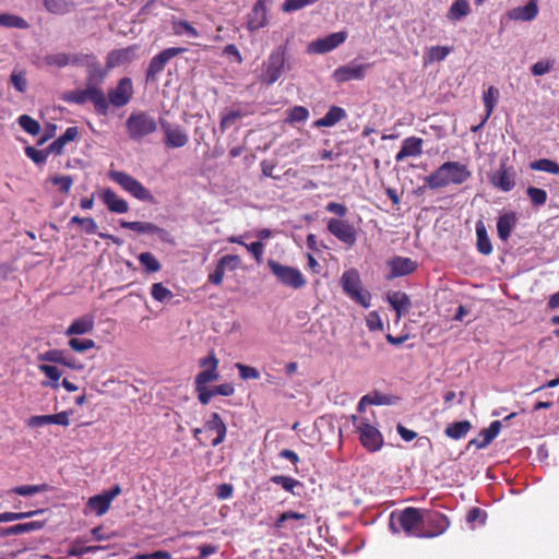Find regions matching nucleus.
<instances>
[{
	"label": "nucleus",
	"instance_id": "obj_52",
	"mask_svg": "<svg viewBox=\"0 0 559 559\" xmlns=\"http://www.w3.org/2000/svg\"><path fill=\"white\" fill-rule=\"evenodd\" d=\"M70 224L81 225L83 227V229L85 230V233L88 234V235L96 234L97 228H98L95 219L92 218V217L73 216L70 219Z\"/></svg>",
	"mask_w": 559,
	"mask_h": 559
},
{
	"label": "nucleus",
	"instance_id": "obj_63",
	"mask_svg": "<svg viewBox=\"0 0 559 559\" xmlns=\"http://www.w3.org/2000/svg\"><path fill=\"white\" fill-rule=\"evenodd\" d=\"M486 512L478 507H473L467 511L466 522L474 524L476 522L485 523Z\"/></svg>",
	"mask_w": 559,
	"mask_h": 559
},
{
	"label": "nucleus",
	"instance_id": "obj_35",
	"mask_svg": "<svg viewBox=\"0 0 559 559\" xmlns=\"http://www.w3.org/2000/svg\"><path fill=\"white\" fill-rule=\"evenodd\" d=\"M476 247L484 254L489 255L492 252V245L489 239L485 224L481 221L476 223Z\"/></svg>",
	"mask_w": 559,
	"mask_h": 559
},
{
	"label": "nucleus",
	"instance_id": "obj_59",
	"mask_svg": "<svg viewBox=\"0 0 559 559\" xmlns=\"http://www.w3.org/2000/svg\"><path fill=\"white\" fill-rule=\"evenodd\" d=\"M94 53L76 52L70 55V64L86 68L87 64L94 60Z\"/></svg>",
	"mask_w": 559,
	"mask_h": 559
},
{
	"label": "nucleus",
	"instance_id": "obj_44",
	"mask_svg": "<svg viewBox=\"0 0 559 559\" xmlns=\"http://www.w3.org/2000/svg\"><path fill=\"white\" fill-rule=\"evenodd\" d=\"M152 297L159 302L170 301L175 295L174 293L165 287L162 283H154L151 287Z\"/></svg>",
	"mask_w": 559,
	"mask_h": 559
},
{
	"label": "nucleus",
	"instance_id": "obj_37",
	"mask_svg": "<svg viewBox=\"0 0 559 559\" xmlns=\"http://www.w3.org/2000/svg\"><path fill=\"white\" fill-rule=\"evenodd\" d=\"M471 429L472 424L469 420L455 421L445 428V435L451 439L459 440L465 437Z\"/></svg>",
	"mask_w": 559,
	"mask_h": 559
},
{
	"label": "nucleus",
	"instance_id": "obj_42",
	"mask_svg": "<svg viewBox=\"0 0 559 559\" xmlns=\"http://www.w3.org/2000/svg\"><path fill=\"white\" fill-rule=\"evenodd\" d=\"M41 527H43V523L38 522V521L20 523V524H15V525L7 527L4 530V535H20V534L39 530Z\"/></svg>",
	"mask_w": 559,
	"mask_h": 559
},
{
	"label": "nucleus",
	"instance_id": "obj_21",
	"mask_svg": "<svg viewBox=\"0 0 559 559\" xmlns=\"http://www.w3.org/2000/svg\"><path fill=\"white\" fill-rule=\"evenodd\" d=\"M239 261L240 258L236 254H226L218 260L215 270L209 275V282L216 286H219L224 280L225 269L227 266L230 270L237 269Z\"/></svg>",
	"mask_w": 559,
	"mask_h": 559
},
{
	"label": "nucleus",
	"instance_id": "obj_53",
	"mask_svg": "<svg viewBox=\"0 0 559 559\" xmlns=\"http://www.w3.org/2000/svg\"><path fill=\"white\" fill-rule=\"evenodd\" d=\"M526 193L531 202L536 206L544 205L547 201V192L542 188L528 187Z\"/></svg>",
	"mask_w": 559,
	"mask_h": 559
},
{
	"label": "nucleus",
	"instance_id": "obj_38",
	"mask_svg": "<svg viewBox=\"0 0 559 559\" xmlns=\"http://www.w3.org/2000/svg\"><path fill=\"white\" fill-rule=\"evenodd\" d=\"M38 369L50 380V381H43V386H50L52 389L59 388V380L61 378V371L56 367L51 365H39Z\"/></svg>",
	"mask_w": 559,
	"mask_h": 559
},
{
	"label": "nucleus",
	"instance_id": "obj_33",
	"mask_svg": "<svg viewBox=\"0 0 559 559\" xmlns=\"http://www.w3.org/2000/svg\"><path fill=\"white\" fill-rule=\"evenodd\" d=\"M346 117V111L338 106H332L328 110V112L320 119L316 120L313 122L314 127L322 128V127H333L337 122H340L342 119Z\"/></svg>",
	"mask_w": 559,
	"mask_h": 559
},
{
	"label": "nucleus",
	"instance_id": "obj_49",
	"mask_svg": "<svg viewBox=\"0 0 559 559\" xmlns=\"http://www.w3.org/2000/svg\"><path fill=\"white\" fill-rule=\"evenodd\" d=\"M138 259L141 265L144 266L145 270L150 273H154L160 270V263L151 252H142Z\"/></svg>",
	"mask_w": 559,
	"mask_h": 559
},
{
	"label": "nucleus",
	"instance_id": "obj_40",
	"mask_svg": "<svg viewBox=\"0 0 559 559\" xmlns=\"http://www.w3.org/2000/svg\"><path fill=\"white\" fill-rule=\"evenodd\" d=\"M530 168L536 171H544L551 175H559V164L549 158H540L530 164Z\"/></svg>",
	"mask_w": 559,
	"mask_h": 559
},
{
	"label": "nucleus",
	"instance_id": "obj_27",
	"mask_svg": "<svg viewBox=\"0 0 559 559\" xmlns=\"http://www.w3.org/2000/svg\"><path fill=\"white\" fill-rule=\"evenodd\" d=\"M86 69V84H90L92 86L102 87V84L104 83L106 76H107V70L104 69L97 57H94V60L91 61Z\"/></svg>",
	"mask_w": 559,
	"mask_h": 559
},
{
	"label": "nucleus",
	"instance_id": "obj_60",
	"mask_svg": "<svg viewBox=\"0 0 559 559\" xmlns=\"http://www.w3.org/2000/svg\"><path fill=\"white\" fill-rule=\"evenodd\" d=\"M307 518L306 513H299L295 511H286L283 512L275 522V527L281 528L284 526V523L288 520H305Z\"/></svg>",
	"mask_w": 559,
	"mask_h": 559
},
{
	"label": "nucleus",
	"instance_id": "obj_17",
	"mask_svg": "<svg viewBox=\"0 0 559 559\" xmlns=\"http://www.w3.org/2000/svg\"><path fill=\"white\" fill-rule=\"evenodd\" d=\"M347 38V32L341 31L332 33L325 37L318 38L308 45L309 53H326L338 47Z\"/></svg>",
	"mask_w": 559,
	"mask_h": 559
},
{
	"label": "nucleus",
	"instance_id": "obj_4",
	"mask_svg": "<svg viewBox=\"0 0 559 559\" xmlns=\"http://www.w3.org/2000/svg\"><path fill=\"white\" fill-rule=\"evenodd\" d=\"M64 99L76 105H84L85 103L91 102L98 115L106 116L108 114V102L102 87L86 84L84 90L72 91Z\"/></svg>",
	"mask_w": 559,
	"mask_h": 559
},
{
	"label": "nucleus",
	"instance_id": "obj_2",
	"mask_svg": "<svg viewBox=\"0 0 559 559\" xmlns=\"http://www.w3.org/2000/svg\"><path fill=\"white\" fill-rule=\"evenodd\" d=\"M423 510L413 507L393 511L390 515V527L394 533L403 531L408 537L421 534Z\"/></svg>",
	"mask_w": 559,
	"mask_h": 559
},
{
	"label": "nucleus",
	"instance_id": "obj_47",
	"mask_svg": "<svg viewBox=\"0 0 559 559\" xmlns=\"http://www.w3.org/2000/svg\"><path fill=\"white\" fill-rule=\"evenodd\" d=\"M309 118V110L304 106H294L287 110L288 123L304 122Z\"/></svg>",
	"mask_w": 559,
	"mask_h": 559
},
{
	"label": "nucleus",
	"instance_id": "obj_31",
	"mask_svg": "<svg viewBox=\"0 0 559 559\" xmlns=\"http://www.w3.org/2000/svg\"><path fill=\"white\" fill-rule=\"evenodd\" d=\"M518 223L515 212H507L499 216L497 222V231L501 240L507 241Z\"/></svg>",
	"mask_w": 559,
	"mask_h": 559
},
{
	"label": "nucleus",
	"instance_id": "obj_20",
	"mask_svg": "<svg viewBox=\"0 0 559 559\" xmlns=\"http://www.w3.org/2000/svg\"><path fill=\"white\" fill-rule=\"evenodd\" d=\"M369 67L370 64L349 63L337 68L334 71L333 76L338 83L348 82L352 80H362Z\"/></svg>",
	"mask_w": 559,
	"mask_h": 559
},
{
	"label": "nucleus",
	"instance_id": "obj_10",
	"mask_svg": "<svg viewBox=\"0 0 559 559\" xmlns=\"http://www.w3.org/2000/svg\"><path fill=\"white\" fill-rule=\"evenodd\" d=\"M187 49L183 47H170L162 50L159 53L154 56L146 69L145 80L146 82H156L157 76L164 71L166 64L176 56L183 53Z\"/></svg>",
	"mask_w": 559,
	"mask_h": 559
},
{
	"label": "nucleus",
	"instance_id": "obj_61",
	"mask_svg": "<svg viewBox=\"0 0 559 559\" xmlns=\"http://www.w3.org/2000/svg\"><path fill=\"white\" fill-rule=\"evenodd\" d=\"M367 328L371 331H382L383 322L377 311H371L366 318Z\"/></svg>",
	"mask_w": 559,
	"mask_h": 559
},
{
	"label": "nucleus",
	"instance_id": "obj_58",
	"mask_svg": "<svg viewBox=\"0 0 559 559\" xmlns=\"http://www.w3.org/2000/svg\"><path fill=\"white\" fill-rule=\"evenodd\" d=\"M235 367L238 369L239 377L242 380H249V379H254L255 380V379L260 378V373H259L258 369L254 368V367L247 366V365H243L241 362H237L235 365Z\"/></svg>",
	"mask_w": 559,
	"mask_h": 559
},
{
	"label": "nucleus",
	"instance_id": "obj_22",
	"mask_svg": "<svg viewBox=\"0 0 559 559\" xmlns=\"http://www.w3.org/2000/svg\"><path fill=\"white\" fill-rule=\"evenodd\" d=\"M266 23V0H258L247 15V27L250 31H257L264 27Z\"/></svg>",
	"mask_w": 559,
	"mask_h": 559
},
{
	"label": "nucleus",
	"instance_id": "obj_56",
	"mask_svg": "<svg viewBox=\"0 0 559 559\" xmlns=\"http://www.w3.org/2000/svg\"><path fill=\"white\" fill-rule=\"evenodd\" d=\"M25 154L35 164H41L46 162L47 157L50 155L47 147L45 150H37L33 146H27L25 148Z\"/></svg>",
	"mask_w": 559,
	"mask_h": 559
},
{
	"label": "nucleus",
	"instance_id": "obj_13",
	"mask_svg": "<svg viewBox=\"0 0 559 559\" xmlns=\"http://www.w3.org/2000/svg\"><path fill=\"white\" fill-rule=\"evenodd\" d=\"M328 231L337 240L352 247L357 241V230L354 225L341 218H330L326 223Z\"/></svg>",
	"mask_w": 559,
	"mask_h": 559
},
{
	"label": "nucleus",
	"instance_id": "obj_46",
	"mask_svg": "<svg viewBox=\"0 0 559 559\" xmlns=\"http://www.w3.org/2000/svg\"><path fill=\"white\" fill-rule=\"evenodd\" d=\"M451 52V49L445 46H433L431 47L426 56H425V63H432L435 61H442L444 60L448 55Z\"/></svg>",
	"mask_w": 559,
	"mask_h": 559
},
{
	"label": "nucleus",
	"instance_id": "obj_55",
	"mask_svg": "<svg viewBox=\"0 0 559 559\" xmlns=\"http://www.w3.org/2000/svg\"><path fill=\"white\" fill-rule=\"evenodd\" d=\"M50 181L58 187V189L64 193L68 194L72 188L73 179L69 175H59L55 176L50 179Z\"/></svg>",
	"mask_w": 559,
	"mask_h": 559
},
{
	"label": "nucleus",
	"instance_id": "obj_34",
	"mask_svg": "<svg viewBox=\"0 0 559 559\" xmlns=\"http://www.w3.org/2000/svg\"><path fill=\"white\" fill-rule=\"evenodd\" d=\"M388 301L395 310L396 317L400 319L402 313L408 311L411 307L409 297L403 292H394L388 295Z\"/></svg>",
	"mask_w": 559,
	"mask_h": 559
},
{
	"label": "nucleus",
	"instance_id": "obj_45",
	"mask_svg": "<svg viewBox=\"0 0 559 559\" xmlns=\"http://www.w3.org/2000/svg\"><path fill=\"white\" fill-rule=\"evenodd\" d=\"M173 29L176 35H188L191 38H198L199 32L188 21L178 20L173 22Z\"/></svg>",
	"mask_w": 559,
	"mask_h": 559
},
{
	"label": "nucleus",
	"instance_id": "obj_23",
	"mask_svg": "<svg viewBox=\"0 0 559 559\" xmlns=\"http://www.w3.org/2000/svg\"><path fill=\"white\" fill-rule=\"evenodd\" d=\"M501 430V421L493 420L488 428L483 429L477 438L472 439L468 442L469 447H475L476 449H484L488 447L493 439L499 435Z\"/></svg>",
	"mask_w": 559,
	"mask_h": 559
},
{
	"label": "nucleus",
	"instance_id": "obj_19",
	"mask_svg": "<svg viewBox=\"0 0 559 559\" xmlns=\"http://www.w3.org/2000/svg\"><path fill=\"white\" fill-rule=\"evenodd\" d=\"M388 266L390 269L389 278H395L414 273L418 264L411 258L393 257L388 261Z\"/></svg>",
	"mask_w": 559,
	"mask_h": 559
},
{
	"label": "nucleus",
	"instance_id": "obj_32",
	"mask_svg": "<svg viewBox=\"0 0 559 559\" xmlns=\"http://www.w3.org/2000/svg\"><path fill=\"white\" fill-rule=\"evenodd\" d=\"M94 318L93 316H83L75 319L67 329L66 335H82L90 333L94 330Z\"/></svg>",
	"mask_w": 559,
	"mask_h": 559
},
{
	"label": "nucleus",
	"instance_id": "obj_6",
	"mask_svg": "<svg viewBox=\"0 0 559 559\" xmlns=\"http://www.w3.org/2000/svg\"><path fill=\"white\" fill-rule=\"evenodd\" d=\"M286 46L274 49L263 62V71L260 81L265 85L274 84L282 75L286 63Z\"/></svg>",
	"mask_w": 559,
	"mask_h": 559
},
{
	"label": "nucleus",
	"instance_id": "obj_7",
	"mask_svg": "<svg viewBox=\"0 0 559 559\" xmlns=\"http://www.w3.org/2000/svg\"><path fill=\"white\" fill-rule=\"evenodd\" d=\"M267 266L277 281L284 286L300 289L307 284L305 276L297 267L283 265L273 259L267 261Z\"/></svg>",
	"mask_w": 559,
	"mask_h": 559
},
{
	"label": "nucleus",
	"instance_id": "obj_62",
	"mask_svg": "<svg viewBox=\"0 0 559 559\" xmlns=\"http://www.w3.org/2000/svg\"><path fill=\"white\" fill-rule=\"evenodd\" d=\"M10 81L17 92L24 93L26 91L27 81L23 72H12Z\"/></svg>",
	"mask_w": 559,
	"mask_h": 559
},
{
	"label": "nucleus",
	"instance_id": "obj_1",
	"mask_svg": "<svg viewBox=\"0 0 559 559\" xmlns=\"http://www.w3.org/2000/svg\"><path fill=\"white\" fill-rule=\"evenodd\" d=\"M471 176L472 173L466 165L459 162H445L433 173L426 176L424 181L430 189H439L449 185H462Z\"/></svg>",
	"mask_w": 559,
	"mask_h": 559
},
{
	"label": "nucleus",
	"instance_id": "obj_36",
	"mask_svg": "<svg viewBox=\"0 0 559 559\" xmlns=\"http://www.w3.org/2000/svg\"><path fill=\"white\" fill-rule=\"evenodd\" d=\"M120 226L126 229L136 231L139 234H160L165 230L150 222H127L121 221Z\"/></svg>",
	"mask_w": 559,
	"mask_h": 559
},
{
	"label": "nucleus",
	"instance_id": "obj_39",
	"mask_svg": "<svg viewBox=\"0 0 559 559\" xmlns=\"http://www.w3.org/2000/svg\"><path fill=\"white\" fill-rule=\"evenodd\" d=\"M0 26L8 28L26 29L29 27V24L22 16L10 13H0Z\"/></svg>",
	"mask_w": 559,
	"mask_h": 559
},
{
	"label": "nucleus",
	"instance_id": "obj_5",
	"mask_svg": "<svg viewBox=\"0 0 559 559\" xmlns=\"http://www.w3.org/2000/svg\"><path fill=\"white\" fill-rule=\"evenodd\" d=\"M126 128L129 138L139 142L157 130V122L145 111L132 112L126 121Z\"/></svg>",
	"mask_w": 559,
	"mask_h": 559
},
{
	"label": "nucleus",
	"instance_id": "obj_48",
	"mask_svg": "<svg viewBox=\"0 0 559 559\" xmlns=\"http://www.w3.org/2000/svg\"><path fill=\"white\" fill-rule=\"evenodd\" d=\"M17 121L20 127L31 135H37L40 132L39 122L28 115L20 116Z\"/></svg>",
	"mask_w": 559,
	"mask_h": 559
},
{
	"label": "nucleus",
	"instance_id": "obj_28",
	"mask_svg": "<svg viewBox=\"0 0 559 559\" xmlns=\"http://www.w3.org/2000/svg\"><path fill=\"white\" fill-rule=\"evenodd\" d=\"M40 360L61 364L71 369L80 370L83 368L81 364L76 362V359L73 357H69L63 350L59 349H50L39 356Z\"/></svg>",
	"mask_w": 559,
	"mask_h": 559
},
{
	"label": "nucleus",
	"instance_id": "obj_29",
	"mask_svg": "<svg viewBox=\"0 0 559 559\" xmlns=\"http://www.w3.org/2000/svg\"><path fill=\"white\" fill-rule=\"evenodd\" d=\"M499 98V90L495 86H489L486 92L483 94V100L486 108V115L483 118L481 122L478 126H474L471 128L472 132H477L489 119L493 109L498 103Z\"/></svg>",
	"mask_w": 559,
	"mask_h": 559
},
{
	"label": "nucleus",
	"instance_id": "obj_9",
	"mask_svg": "<svg viewBox=\"0 0 559 559\" xmlns=\"http://www.w3.org/2000/svg\"><path fill=\"white\" fill-rule=\"evenodd\" d=\"M421 534L419 538H433L442 535L450 526L449 519L432 510H423Z\"/></svg>",
	"mask_w": 559,
	"mask_h": 559
},
{
	"label": "nucleus",
	"instance_id": "obj_12",
	"mask_svg": "<svg viewBox=\"0 0 559 559\" xmlns=\"http://www.w3.org/2000/svg\"><path fill=\"white\" fill-rule=\"evenodd\" d=\"M121 491H103L102 493H97L86 501L83 508V514L85 516L95 515L102 516L108 512L114 499Z\"/></svg>",
	"mask_w": 559,
	"mask_h": 559
},
{
	"label": "nucleus",
	"instance_id": "obj_57",
	"mask_svg": "<svg viewBox=\"0 0 559 559\" xmlns=\"http://www.w3.org/2000/svg\"><path fill=\"white\" fill-rule=\"evenodd\" d=\"M69 346L71 349L78 353H83L85 350L92 349L95 347V342L91 338H70Z\"/></svg>",
	"mask_w": 559,
	"mask_h": 559
},
{
	"label": "nucleus",
	"instance_id": "obj_24",
	"mask_svg": "<svg viewBox=\"0 0 559 559\" xmlns=\"http://www.w3.org/2000/svg\"><path fill=\"white\" fill-rule=\"evenodd\" d=\"M100 199L111 213L123 214L129 211L128 202L109 188L102 191Z\"/></svg>",
	"mask_w": 559,
	"mask_h": 559
},
{
	"label": "nucleus",
	"instance_id": "obj_14",
	"mask_svg": "<svg viewBox=\"0 0 559 559\" xmlns=\"http://www.w3.org/2000/svg\"><path fill=\"white\" fill-rule=\"evenodd\" d=\"M359 433V441L368 451L376 452L383 445V436L374 426L370 425L367 419H362L356 426Z\"/></svg>",
	"mask_w": 559,
	"mask_h": 559
},
{
	"label": "nucleus",
	"instance_id": "obj_25",
	"mask_svg": "<svg viewBox=\"0 0 559 559\" xmlns=\"http://www.w3.org/2000/svg\"><path fill=\"white\" fill-rule=\"evenodd\" d=\"M423 153V139L408 136L402 142L400 152L395 156L396 162H402L406 157L420 156Z\"/></svg>",
	"mask_w": 559,
	"mask_h": 559
},
{
	"label": "nucleus",
	"instance_id": "obj_54",
	"mask_svg": "<svg viewBox=\"0 0 559 559\" xmlns=\"http://www.w3.org/2000/svg\"><path fill=\"white\" fill-rule=\"evenodd\" d=\"M45 62L48 66L63 68V67H67L68 64H70V55L64 53V52L48 55L45 57Z\"/></svg>",
	"mask_w": 559,
	"mask_h": 559
},
{
	"label": "nucleus",
	"instance_id": "obj_18",
	"mask_svg": "<svg viewBox=\"0 0 559 559\" xmlns=\"http://www.w3.org/2000/svg\"><path fill=\"white\" fill-rule=\"evenodd\" d=\"M516 174L512 167L501 163L499 168L489 176L490 183L503 192H509L515 187Z\"/></svg>",
	"mask_w": 559,
	"mask_h": 559
},
{
	"label": "nucleus",
	"instance_id": "obj_3",
	"mask_svg": "<svg viewBox=\"0 0 559 559\" xmlns=\"http://www.w3.org/2000/svg\"><path fill=\"white\" fill-rule=\"evenodd\" d=\"M341 286L354 302L364 308L371 306V294L362 287L360 274L356 269L352 267L342 274Z\"/></svg>",
	"mask_w": 559,
	"mask_h": 559
},
{
	"label": "nucleus",
	"instance_id": "obj_51",
	"mask_svg": "<svg viewBox=\"0 0 559 559\" xmlns=\"http://www.w3.org/2000/svg\"><path fill=\"white\" fill-rule=\"evenodd\" d=\"M243 115L245 114L241 110H229L228 112L223 114L219 121L221 131L225 132Z\"/></svg>",
	"mask_w": 559,
	"mask_h": 559
},
{
	"label": "nucleus",
	"instance_id": "obj_30",
	"mask_svg": "<svg viewBox=\"0 0 559 559\" xmlns=\"http://www.w3.org/2000/svg\"><path fill=\"white\" fill-rule=\"evenodd\" d=\"M538 14L537 0H530L526 5L518 7L508 12V16L513 21H533Z\"/></svg>",
	"mask_w": 559,
	"mask_h": 559
},
{
	"label": "nucleus",
	"instance_id": "obj_16",
	"mask_svg": "<svg viewBox=\"0 0 559 559\" xmlns=\"http://www.w3.org/2000/svg\"><path fill=\"white\" fill-rule=\"evenodd\" d=\"M160 128L164 134V144L168 148H180L188 144L189 135L181 126L162 120Z\"/></svg>",
	"mask_w": 559,
	"mask_h": 559
},
{
	"label": "nucleus",
	"instance_id": "obj_11",
	"mask_svg": "<svg viewBox=\"0 0 559 559\" xmlns=\"http://www.w3.org/2000/svg\"><path fill=\"white\" fill-rule=\"evenodd\" d=\"M134 94L132 80L128 76L120 79L116 87L110 88L106 95L108 107L120 108L130 103Z\"/></svg>",
	"mask_w": 559,
	"mask_h": 559
},
{
	"label": "nucleus",
	"instance_id": "obj_41",
	"mask_svg": "<svg viewBox=\"0 0 559 559\" xmlns=\"http://www.w3.org/2000/svg\"><path fill=\"white\" fill-rule=\"evenodd\" d=\"M44 5L52 14L62 15L70 12L72 8L71 0H43Z\"/></svg>",
	"mask_w": 559,
	"mask_h": 559
},
{
	"label": "nucleus",
	"instance_id": "obj_43",
	"mask_svg": "<svg viewBox=\"0 0 559 559\" xmlns=\"http://www.w3.org/2000/svg\"><path fill=\"white\" fill-rule=\"evenodd\" d=\"M469 3L466 0H455L449 9L448 17L457 21L469 13Z\"/></svg>",
	"mask_w": 559,
	"mask_h": 559
},
{
	"label": "nucleus",
	"instance_id": "obj_26",
	"mask_svg": "<svg viewBox=\"0 0 559 559\" xmlns=\"http://www.w3.org/2000/svg\"><path fill=\"white\" fill-rule=\"evenodd\" d=\"M204 428L209 431L216 432V437L211 442L213 447H217L225 440L227 427L218 413L211 414L210 418L204 424Z\"/></svg>",
	"mask_w": 559,
	"mask_h": 559
},
{
	"label": "nucleus",
	"instance_id": "obj_8",
	"mask_svg": "<svg viewBox=\"0 0 559 559\" xmlns=\"http://www.w3.org/2000/svg\"><path fill=\"white\" fill-rule=\"evenodd\" d=\"M109 178L135 199L144 202L154 201L151 192L131 175L120 170H111L109 171Z\"/></svg>",
	"mask_w": 559,
	"mask_h": 559
},
{
	"label": "nucleus",
	"instance_id": "obj_64",
	"mask_svg": "<svg viewBox=\"0 0 559 559\" xmlns=\"http://www.w3.org/2000/svg\"><path fill=\"white\" fill-rule=\"evenodd\" d=\"M552 67H554L552 60H542L532 66L531 72L534 75L540 76V75L548 73Z\"/></svg>",
	"mask_w": 559,
	"mask_h": 559
},
{
	"label": "nucleus",
	"instance_id": "obj_50",
	"mask_svg": "<svg viewBox=\"0 0 559 559\" xmlns=\"http://www.w3.org/2000/svg\"><path fill=\"white\" fill-rule=\"evenodd\" d=\"M129 52H130V48L112 50L107 56L106 68L112 69L117 64H119L121 61L127 60L129 58Z\"/></svg>",
	"mask_w": 559,
	"mask_h": 559
},
{
	"label": "nucleus",
	"instance_id": "obj_15",
	"mask_svg": "<svg viewBox=\"0 0 559 559\" xmlns=\"http://www.w3.org/2000/svg\"><path fill=\"white\" fill-rule=\"evenodd\" d=\"M218 364L219 360L215 356L214 350H211L206 357H203L199 360V366L204 370L200 371L195 379V386H206L207 383L218 380Z\"/></svg>",
	"mask_w": 559,
	"mask_h": 559
}]
</instances>
